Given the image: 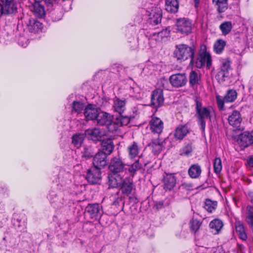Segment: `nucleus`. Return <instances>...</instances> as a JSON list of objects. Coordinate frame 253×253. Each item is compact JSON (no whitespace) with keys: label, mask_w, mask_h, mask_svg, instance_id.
Segmentation results:
<instances>
[{"label":"nucleus","mask_w":253,"mask_h":253,"mask_svg":"<svg viewBox=\"0 0 253 253\" xmlns=\"http://www.w3.org/2000/svg\"><path fill=\"white\" fill-rule=\"evenodd\" d=\"M109 185L112 188H120L123 194L130 195L134 188L133 178L120 174L109 176Z\"/></svg>","instance_id":"1"},{"label":"nucleus","mask_w":253,"mask_h":253,"mask_svg":"<svg viewBox=\"0 0 253 253\" xmlns=\"http://www.w3.org/2000/svg\"><path fill=\"white\" fill-rule=\"evenodd\" d=\"M195 117L200 129L204 133L206 128V121H211V118L214 115V111L211 106H203L202 102L198 99L195 100Z\"/></svg>","instance_id":"2"},{"label":"nucleus","mask_w":253,"mask_h":253,"mask_svg":"<svg viewBox=\"0 0 253 253\" xmlns=\"http://www.w3.org/2000/svg\"><path fill=\"white\" fill-rule=\"evenodd\" d=\"M173 52V56L177 60L185 61L190 59V65H194L196 48L194 45L189 46L186 44H176Z\"/></svg>","instance_id":"3"},{"label":"nucleus","mask_w":253,"mask_h":253,"mask_svg":"<svg viewBox=\"0 0 253 253\" xmlns=\"http://www.w3.org/2000/svg\"><path fill=\"white\" fill-rule=\"evenodd\" d=\"M194 65L197 68L201 69L206 65L207 69H210L212 65L211 55L207 50V46L202 44L200 45L196 58H194Z\"/></svg>","instance_id":"4"},{"label":"nucleus","mask_w":253,"mask_h":253,"mask_svg":"<svg viewBox=\"0 0 253 253\" xmlns=\"http://www.w3.org/2000/svg\"><path fill=\"white\" fill-rule=\"evenodd\" d=\"M19 242L18 238L7 234L3 238L0 244V249L1 250L5 251L4 253H23L22 250L18 248Z\"/></svg>","instance_id":"5"},{"label":"nucleus","mask_w":253,"mask_h":253,"mask_svg":"<svg viewBox=\"0 0 253 253\" xmlns=\"http://www.w3.org/2000/svg\"><path fill=\"white\" fill-rule=\"evenodd\" d=\"M232 69L231 61L226 57L219 59V67L217 70L215 78L218 82H223L229 78V71Z\"/></svg>","instance_id":"6"},{"label":"nucleus","mask_w":253,"mask_h":253,"mask_svg":"<svg viewBox=\"0 0 253 253\" xmlns=\"http://www.w3.org/2000/svg\"><path fill=\"white\" fill-rule=\"evenodd\" d=\"M145 15L147 17L146 24L150 28L160 24L162 17V11L160 7L152 6L145 10Z\"/></svg>","instance_id":"7"},{"label":"nucleus","mask_w":253,"mask_h":253,"mask_svg":"<svg viewBox=\"0 0 253 253\" xmlns=\"http://www.w3.org/2000/svg\"><path fill=\"white\" fill-rule=\"evenodd\" d=\"M237 97V91L234 89H229L224 97L219 95L215 96L217 107L220 111L225 110L224 103L233 102Z\"/></svg>","instance_id":"8"},{"label":"nucleus","mask_w":253,"mask_h":253,"mask_svg":"<svg viewBox=\"0 0 253 253\" xmlns=\"http://www.w3.org/2000/svg\"><path fill=\"white\" fill-rule=\"evenodd\" d=\"M125 163L119 156L113 157L110 160L109 165V169L113 174H109L108 177L115 174H121L123 175V172L125 169Z\"/></svg>","instance_id":"9"},{"label":"nucleus","mask_w":253,"mask_h":253,"mask_svg":"<svg viewBox=\"0 0 253 253\" xmlns=\"http://www.w3.org/2000/svg\"><path fill=\"white\" fill-rule=\"evenodd\" d=\"M175 26L177 32L181 34L187 35L192 32V21L188 18H182L177 19Z\"/></svg>","instance_id":"10"},{"label":"nucleus","mask_w":253,"mask_h":253,"mask_svg":"<svg viewBox=\"0 0 253 253\" xmlns=\"http://www.w3.org/2000/svg\"><path fill=\"white\" fill-rule=\"evenodd\" d=\"M48 198L51 205L55 208L61 207L64 203L62 193L54 189L50 191Z\"/></svg>","instance_id":"11"},{"label":"nucleus","mask_w":253,"mask_h":253,"mask_svg":"<svg viewBox=\"0 0 253 253\" xmlns=\"http://www.w3.org/2000/svg\"><path fill=\"white\" fill-rule=\"evenodd\" d=\"M169 81L172 87H181L185 86L187 83V78L185 73H177L171 75Z\"/></svg>","instance_id":"12"},{"label":"nucleus","mask_w":253,"mask_h":253,"mask_svg":"<svg viewBox=\"0 0 253 253\" xmlns=\"http://www.w3.org/2000/svg\"><path fill=\"white\" fill-rule=\"evenodd\" d=\"M102 210L98 204H89L85 208V212L91 219L97 220L101 216Z\"/></svg>","instance_id":"13"},{"label":"nucleus","mask_w":253,"mask_h":253,"mask_svg":"<svg viewBox=\"0 0 253 253\" xmlns=\"http://www.w3.org/2000/svg\"><path fill=\"white\" fill-rule=\"evenodd\" d=\"M238 143L243 148L253 145V129L251 132L246 131L241 133L238 136Z\"/></svg>","instance_id":"14"},{"label":"nucleus","mask_w":253,"mask_h":253,"mask_svg":"<svg viewBox=\"0 0 253 253\" xmlns=\"http://www.w3.org/2000/svg\"><path fill=\"white\" fill-rule=\"evenodd\" d=\"M150 129L153 134H160L164 129V123L157 117H152L149 122Z\"/></svg>","instance_id":"15"},{"label":"nucleus","mask_w":253,"mask_h":253,"mask_svg":"<svg viewBox=\"0 0 253 253\" xmlns=\"http://www.w3.org/2000/svg\"><path fill=\"white\" fill-rule=\"evenodd\" d=\"M107 156L104 153L98 151L93 158V164L94 168L101 169L107 164Z\"/></svg>","instance_id":"16"},{"label":"nucleus","mask_w":253,"mask_h":253,"mask_svg":"<svg viewBox=\"0 0 253 253\" xmlns=\"http://www.w3.org/2000/svg\"><path fill=\"white\" fill-rule=\"evenodd\" d=\"M164 98L163 90L161 89L154 90L151 95V102L154 107L158 108L163 105Z\"/></svg>","instance_id":"17"},{"label":"nucleus","mask_w":253,"mask_h":253,"mask_svg":"<svg viewBox=\"0 0 253 253\" xmlns=\"http://www.w3.org/2000/svg\"><path fill=\"white\" fill-rule=\"evenodd\" d=\"M248 30L246 27L243 28L241 31L235 34V42L239 43L241 46L246 47L248 43Z\"/></svg>","instance_id":"18"},{"label":"nucleus","mask_w":253,"mask_h":253,"mask_svg":"<svg viewBox=\"0 0 253 253\" xmlns=\"http://www.w3.org/2000/svg\"><path fill=\"white\" fill-rule=\"evenodd\" d=\"M101 179V171L99 169L93 168L88 170L86 179L91 184L97 183Z\"/></svg>","instance_id":"19"},{"label":"nucleus","mask_w":253,"mask_h":253,"mask_svg":"<svg viewBox=\"0 0 253 253\" xmlns=\"http://www.w3.org/2000/svg\"><path fill=\"white\" fill-rule=\"evenodd\" d=\"M98 124L103 126H108L109 129L113 127V122H112L111 116L106 112L98 113L97 117L96 118Z\"/></svg>","instance_id":"20"},{"label":"nucleus","mask_w":253,"mask_h":253,"mask_svg":"<svg viewBox=\"0 0 253 253\" xmlns=\"http://www.w3.org/2000/svg\"><path fill=\"white\" fill-rule=\"evenodd\" d=\"M85 135L93 141L99 140L104 135V131L99 128H89L85 131Z\"/></svg>","instance_id":"21"},{"label":"nucleus","mask_w":253,"mask_h":253,"mask_svg":"<svg viewBox=\"0 0 253 253\" xmlns=\"http://www.w3.org/2000/svg\"><path fill=\"white\" fill-rule=\"evenodd\" d=\"M176 177L171 173H166L164 176V188L166 190H171L175 186Z\"/></svg>","instance_id":"22"},{"label":"nucleus","mask_w":253,"mask_h":253,"mask_svg":"<svg viewBox=\"0 0 253 253\" xmlns=\"http://www.w3.org/2000/svg\"><path fill=\"white\" fill-rule=\"evenodd\" d=\"M98 113V110L95 105L89 104L84 108V114L86 120H93L96 119Z\"/></svg>","instance_id":"23"},{"label":"nucleus","mask_w":253,"mask_h":253,"mask_svg":"<svg viewBox=\"0 0 253 253\" xmlns=\"http://www.w3.org/2000/svg\"><path fill=\"white\" fill-rule=\"evenodd\" d=\"M228 121L230 125L236 127H239L242 121L240 112L237 110H234L229 115Z\"/></svg>","instance_id":"24"},{"label":"nucleus","mask_w":253,"mask_h":253,"mask_svg":"<svg viewBox=\"0 0 253 253\" xmlns=\"http://www.w3.org/2000/svg\"><path fill=\"white\" fill-rule=\"evenodd\" d=\"M41 1H34L30 9L34 14L38 18H41L45 15V11L43 6L40 4Z\"/></svg>","instance_id":"25"},{"label":"nucleus","mask_w":253,"mask_h":253,"mask_svg":"<svg viewBox=\"0 0 253 253\" xmlns=\"http://www.w3.org/2000/svg\"><path fill=\"white\" fill-rule=\"evenodd\" d=\"M11 222L14 228L18 231L21 232L26 229V222L24 218L17 214L13 215Z\"/></svg>","instance_id":"26"},{"label":"nucleus","mask_w":253,"mask_h":253,"mask_svg":"<svg viewBox=\"0 0 253 253\" xmlns=\"http://www.w3.org/2000/svg\"><path fill=\"white\" fill-rule=\"evenodd\" d=\"M188 132L189 129L187 126L180 125L175 128L173 136L175 140H181Z\"/></svg>","instance_id":"27"},{"label":"nucleus","mask_w":253,"mask_h":253,"mask_svg":"<svg viewBox=\"0 0 253 253\" xmlns=\"http://www.w3.org/2000/svg\"><path fill=\"white\" fill-rule=\"evenodd\" d=\"M130 121L129 118L122 114H119L115 120L113 122V127L115 130H117L118 127L124 126H126Z\"/></svg>","instance_id":"28"},{"label":"nucleus","mask_w":253,"mask_h":253,"mask_svg":"<svg viewBox=\"0 0 253 253\" xmlns=\"http://www.w3.org/2000/svg\"><path fill=\"white\" fill-rule=\"evenodd\" d=\"M125 99H120L115 97L113 99V108L114 111L119 114H122L126 109Z\"/></svg>","instance_id":"29"},{"label":"nucleus","mask_w":253,"mask_h":253,"mask_svg":"<svg viewBox=\"0 0 253 253\" xmlns=\"http://www.w3.org/2000/svg\"><path fill=\"white\" fill-rule=\"evenodd\" d=\"M114 145L111 139L103 140L101 142V150L100 152L104 153L106 155H109L113 152Z\"/></svg>","instance_id":"30"},{"label":"nucleus","mask_w":253,"mask_h":253,"mask_svg":"<svg viewBox=\"0 0 253 253\" xmlns=\"http://www.w3.org/2000/svg\"><path fill=\"white\" fill-rule=\"evenodd\" d=\"M127 151L129 159H134L138 155L140 148L137 142H133L128 146Z\"/></svg>","instance_id":"31"},{"label":"nucleus","mask_w":253,"mask_h":253,"mask_svg":"<svg viewBox=\"0 0 253 253\" xmlns=\"http://www.w3.org/2000/svg\"><path fill=\"white\" fill-rule=\"evenodd\" d=\"M235 226L239 238L243 241H246L247 239V235L243 223L240 221H236Z\"/></svg>","instance_id":"32"},{"label":"nucleus","mask_w":253,"mask_h":253,"mask_svg":"<svg viewBox=\"0 0 253 253\" xmlns=\"http://www.w3.org/2000/svg\"><path fill=\"white\" fill-rule=\"evenodd\" d=\"M170 31L167 29H163L161 31L158 33H154L151 36V40H155L157 42L162 41L165 38L169 36Z\"/></svg>","instance_id":"33"},{"label":"nucleus","mask_w":253,"mask_h":253,"mask_svg":"<svg viewBox=\"0 0 253 253\" xmlns=\"http://www.w3.org/2000/svg\"><path fill=\"white\" fill-rule=\"evenodd\" d=\"M179 3L177 0H166L165 9L170 13H175L178 11Z\"/></svg>","instance_id":"34"},{"label":"nucleus","mask_w":253,"mask_h":253,"mask_svg":"<svg viewBox=\"0 0 253 253\" xmlns=\"http://www.w3.org/2000/svg\"><path fill=\"white\" fill-rule=\"evenodd\" d=\"M188 174L192 178H198L202 172V169L200 166L198 164H193L191 165L188 169Z\"/></svg>","instance_id":"35"},{"label":"nucleus","mask_w":253,"mask_h":253,"mask_svg":"<svg viewBox=\"0 0 253 253\" xmlns=\"http://www.w3.org/2000/svg\"><path fill=\"white\" fill-rule=\"evenodd\" d=\"M6 8V13H14L17 11V5L14 0H0Z\"/></svg>","instance_id":"36"},{"label":"nucleus","mask_w":253,"mask_h":253,"mask_svg":"<svg viewBox=\"0 0 253 253\" xmlns=\"http://www.w3.org/2000/svg\"><path fill=\"white\" fill-rule=\"evenodd\" d=\"M28 28L31 33H38L42 28V24L34 19H30Z\"/></svg>","instance_id":"37"},{"label":"nucleus","mask_w":253,"mask_h":253,"mask_svg":"<svg viewBox=\"0 0 253 253\" xmlns=\"http://www.w3.org/2000/svg\"><path fill=\"white\" fill-rule=\"evenodd\" d=\"M141 159V157H139L138 159L136 160L133 164L128 166L127 170L129 172L130 176L131 177V178H133L136 171L141 169L142 165L139 163Z\"/></svg>","instance_id":"38"},{"label":"nucleus","mask_w":253,"mask_h":253,"mask_svg":"<svg viewBox=\"0 0 253 253\" xmlns=\"http://www.w3.org/2000/svg\"><path fill=\"white\" fill-rule=\"evenodd\" d=\"M226 42L222 39H218L213 44V51L218 54L222 53L224 49Z\"/></svg>","instance_id":"39"},{"label":"nucleus","mask_w":253,"mask_h":253,"mask_svg":"<svg viewBox=\"0 0 253 253\" xmlns=\"http://www.w3.org/2000/svg\"><path fill=\"white\" fill-rule=\"evenodd\" d=\"M223 225L222 221L219 219H214L210 222L209 226L214 232L215 234L218 233Z\"/></svg>","instance_id":"40"},{"label":"nucleus","mask_w":253,"mask_h":253,"mask_svg":"<svg viewBox=\"0 0 253 253\" xmlns=\"http://www.w3.org/2000/svg\"><path fill=\"white\" fill-rule=\"evenodd\" d=\"M200 76L198 73L192 71L189 74V84L192 87L199 84Z\"/></svg>","instance_id":"41"},{"label":"nucleus","mask_w":253,"mask_h":253,"mask_svg":"<svg viewBox=\"0 0 253 253\" xmlns=\"http://www.w3.org/2000/svg\"><path fill=\"white\" fill-rule=\"evenodd\" d=\"M85 136V133H78L73 136L72 143L76 147L79 148L81 146L82 144L84 139Z\"/></svg>","instance_id":"42"},{"label":"nucleus","mask_w":253,"mask_h":253,"mask_svg":"<svg viewBox=\"0 0 253 253\" xmlns=\"http://www.w3.org/2000/svg\"><path fill=\"white\" fill-rule=\"evenodd\" d=\"M233 26L231 21H225L219 26V29L224 36L228 35L232 29Z\"/></svg>","instance_id":"43"},{"label":"nucleus","mask_w":253,"mask_h":253,"mask_svg":"<svg viewBox=\"0 0 253 253\" xmlns=\"http://www.w3.org/2000/svg\"><path fill=\"white\" fill-rule=\"evenodd\" d=\"M212 2L216 6L219 13L223 12L227 9V0H212Z\"/></svg>","instance_id":"44"},{"label":"nucleus","mask_w":253,"mask_h":253,"mask_svg":"<svg viewBox=\"0 0 253 253\" xmlns=\"http://www.w3.org/2000/svg\"><path fill=\"white\" fill-rule=\"evenodd\" d=\"M49 14V16L53 21H58L61 20L63 16L62 9L60 7L51 10Z\"/></svg>","instance_id":"45"},{"label":"nucleus","mask_w":253,"mask_h":253,"mask_svg":"<svg viewBox=\"0 0 253 253\" xmlns=\"http://www.w3.org/2000/svg\"><path fill=\"white\" fill-rule=\"evenodd\" d=\"M217 206V202L210 199H207L205 202V209L209 212H212L215 210Z\"/></svg>","instance_id":"46"},{"label":"nucleus","mask_w":253,"mask_h":253,"mask_svg":"<svg viewBox=\"0 0 253 253\" xmlns=\"http://www.w3.org/2000/svg\"><path fill=\"white\" fill-rule=\"evenodd\" d=\"M152 151L154 155H158L163 149L164 146L162 142L158 140L153 141L151 143Z\"/></svg>","instance_id":"47"},{"label":"nucleus","mask_w":253,"mask_h":253,"mask_svg":"<svg viewBox=\"0 0 253 253\" xmlns=\"http://www.w3.org/2000/svg\"><path fill=\"white\" fill-rule=\"evenodd\" d=\"M246 221L253 233V208L251 206L248 207Z\"/></svg>","instance_id":"48"},{"label":"nucleus","mask_w":253,"mask_h":253,"mask_svg":"<svg viewBox=\"0 0 253 253\" xmlns=\"http://www.w3.org/2000/svg\"><path fill=\"white\" fill-rule=\"evenodd\" d=\"M202 224L201 222L195 218H192L190 222V228L191 231L196 233L200 228Z\"/></svg>","instance_id":"49"},{"label":"nucleus","mask_w":253,"mask_h":253,"mask_svg":"<svg viewBox=\"0 0 253 253\" xmlns=\"http://www.w3.org/2000/svg\"><path fill=\"white\" fill-rule=\"evenodd\" d=\"M73 111L78 114L82 112L84 108V104L82 102L74 101L73 103Z\"/></svg>","instance_id":"50"},{"label":"nucleus","mask_w":253,"mask_h":253,"mask_svg":"<svg viewBox=\"0 0 253 253\" xmlns=\"http://www.w3.org/2000/svg\"><path fill=\"white\" fill-rule=\"evenodd\" d=\"M222 163L221 160L219 158H216L213 162V169L214 171L216 173H219L220 172L222 169Z\"/></svg>","instance_id":"51"},{"label":"nucleus","mask_w":253,"mask_h":253,"mask_svg":"<svg viewBox=\"0 0 253 253\" xmlns=\"http://www.w3.org/2000/svg\"><path fill=\"white\" fill-rule=\"evenodd\" d=\"M192 146L191 144H187L183 146L180 151V155L182 156H188L192 151Z\"/></svg>","instance_id":"52"},{"label":"nucleus","mask_w":253,"mask_h":253,"mask_svg":"<svg viewBox=\"0 0 253 253\" xmlns=\"http://www.w3.org/2000/svg\"><path fill=\"white\" fill-rule=\"evenodd\" d=\"M3 210V207L0 208V226L1 227L5 226L7 222V216L5 214H3L2 211Z\"/></svg>","instance_id":"53"},{"label":"nucleus","mask_w":253,"mask_h":253,"mask_svg":"<svg viewBox=\"0 0 253 253\" xmlns=\"http://www.w3.org/2000/svg\"><path fill=\"white\" fill-rule=\"evenodd\" d=\"M18 44L23 47H26L29 44L27 39L24 37H21L18 41Z\"/></svg>","instance_id":"54"},{"label":"nucleus","mask_w":253,"mask_h":253,"mask_svg":"<svg viewBox=\"0 0 253 253\" xmlns=\"http://www.w3.org/2000/svg\"><path fill=\"white\" fill-rule=\"evenodd\" d=\"M154 207L157 210L162 209L164 207V202L163 201H159V202H156L154 205Z\"/></svg>","instance_id":"55"},{"label":"nucleus","mask_w":253,"mask_h":253,"mask_svg":"<svg viewBox=\"0 0 253 253\" xmlns=\"http://www.w3.org/2000/svg\"><path fill=\"white\" fill-rule=\"evenodd\" d=\"M251 202L253 204V191H250L248 193Z\"/></svg>","instance_id":"56"},{"label":"nucleus","mask_w":253,"mask_h":253,"mask_svg":"<svg viewBox=\"0 0 253 253\" xmlns=\"http://www.w3.org/2000/svg\"><path fill=\"white\" fill-rule=\"evenodd\" d=\"M194 2V6L196 8H197L199 6L200 2L201 0H193Z\"/></svg>","instance_id":"57"},{"label":"nucleus","mask_w":253,"mask_h":253,"mask_svg":"<svg viewBox=\"0 0 253 253\" xmlns=\"http://www.w3.org/2000/svg\"><path fill=\"white\" fill-rule=\"evenodd\" d=\"M208 249H206V248H204L203 247H201L199 248V252H203L205 253H207V252L208 251Z\"/></svg>","instance_id":"58"},{"label":"nucleus","mask_w":253,"mask_h":253,"mask_svg":"<svg viewBox=\"0 0 253 253\" xmlns=\"http://www.w3.org/2000/svg\"><path fill=\"white\" fill-rule=\"evenodd\" d=\"M248 164L250 167H253V157L250 158L248 161Z\"/></svg>","instance_id":"59"},{"label":"nucleus","mask_w":253,"mask_h":253,"mask_svg":"<svg viewBox=\"0 0 253 253\" xmlns=\"http://www.w3.org/2000/svg\"><path fill=\"white\" fill-rule=\"evenodd\" d=\"M64 175L66 178H69L71 176L70 174H69L68 173H65ZM70 181V180L69 178H68V179H67V180H66L65 182L66 183H67L68 181Z\"/></svg>","instance_id":"60"},{"label":"nucleus","mask_w":253,"mask_h":253,"mask_svg":"<svg viewBox=\"0 0 253 253\" xmlns=\"http://www.w3.org/2000/svg\"><path fill=\"white\" fill-rule=\"evenodd\" d=\"M83 156L85 158H89L92 157V155L90 153H86L83 155Z\"/></svg>","instance_id":"61"},{"label":"nucleus","mask_w":253,"mask_h":253,"mask_svg":"<svg viewBox=\"0 0 253 253\" xmlns=\"http://www.w3.org/2000/svg\"><path fill=\"white\" fill-rule=\"evenodd\" d=\"M118 204H119V202H118V200H116V201H114V202H113V204L114 205H115V206H116V205H118Z\"/></svg>","instance_id":"62"},{"label":"nucleus","mask_w":253,"mask_h":253,"mask_svg":"<svg viewBox=\"0 0 253 253\" xmlns=\"http://www.w3.org/2000/svg\"><path fill=\"white\" fill-rule=\"evenodd\" d=\"M59 180H60L62 182H63V180L62 179V178L61 177V174H59Z\"/></svg>","instance_id":"63"},{"label":"nucleus","mask_w":253,"mask_h":253,"mask_svg":"<svg viewBox=\"0 0 253 253\" xmlns=\"http://www.w3.org/2000/svg\"><path fill=\"white\" fill-rule=\"evenodd\" d=\"M34 1H43V0H33Z\"/></svg>","instance_id":"64"}]
</instances>
